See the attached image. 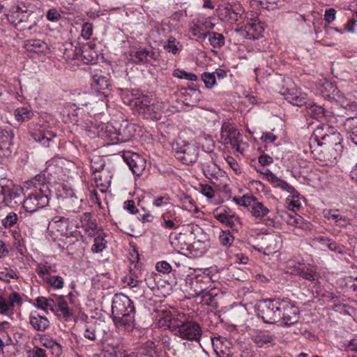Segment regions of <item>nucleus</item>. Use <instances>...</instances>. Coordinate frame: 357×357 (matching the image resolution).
Returning <instances> with one entry per match:
<instances>
[{
  "label": "nucleus",
  "instance_id": "nucleus-1",
  "mask_svg": "<svg viewBox=\"0 0 357 357\" xmlns=\"http://www.w3.org/2000/svg\"><path fill=\"white\" fill-rule=\"evenodd\" d=\"M135 314L133 302L123 294H116L112 303V318L114 324L129 331L133 327Z\"/></svg>",
  "mask_w": 357,
  "mask_h": 357
},
{
  "label": "nucleus",
  "instance_id": "nucleus-12",
  "mask_svg": "<svg viewBox=\"0 0 357 357\" xmlns=\"http://www.w3.org/2000/svg\"><path fill=\"white\" fill-rule=\"evenodd\" d=\"M336 137L339 138V136L335 134L328 135L324 132L322 127H317L310 139L309 146L310 151L312 153L317 151V148L330 144L332 139Z\"/></svg>",
  "mask_w": 357,
  "mask_h": 357
},
{
  "label": "nucleus",
  "instance_id": "nucleus-7",
  "mask_svg": "<svg viewBox=\"0 0 357 357\" xmlns=\"http://www.w3.org/2000/svg\"><path fill=\"white\" fill-rule=\"evenodd\" d=\"M41 188L29 192L23 201V208L28 213H33L43 208L49 204V194Z\"/></svg>",
  "mask_w": 357,
  "mask_h": 357
},
{
  "label": "nucleus",
  "instance_id": "nucleus-57",
  "mask_svg": "<svg viewBox=\"0 0 357 357\" xmlns=\"http://www.w3.org/2000/svg\"><path fill=\"white\" fill-rule=\"evenodd\" d=\"M170 197L167 194L162 196L154 197L153 205L156 207H161L167 205L169 203Z\"/></svg>",
  "mask_w": 357,
  "mask_h": 357
},
{
  "label": "nucleus",
  "instance_id": "nucleus-47",
  "mask_svg": "<svg viewBox=\"0 0 357 357\" xmlns=\"http://www.w3.org/2000/svg\"><path fill=\"white\" fill-rule=\"evenodd\" d=\"M234 237L229 231H222L219 236V241L222 245L229 247L231 245Z\"/></svg>",
  "mask_w": 357,
  "mask_h": 357
},
{
  "label": "nucleus",
  "instance_id": "nucleus-54",
  "mask_svg": "<svg viewBox=\"0 0 357 357\" xmlns=\"http://www.w3.org/2000/svg\"><path fill=\"white\" fill-rule=\"evenodd\" d=\"M17 220V214L14 212H10L2 220V225L4 227L9 228L15 225Z\"/></svg>",
  "mask_w": 357,
  "mask_h": 357
},
{
  "label": "nucleus",
  "instance_id": "nucleus-45",
  "mask_svg": "<svg viewBox=\"0 0 357 357\" xmlns=\"http://www.w3.org/2000/svg\"><path fill=\"white\" fill-rule=\"evenodd\" d=\"M94 236V243L91 246V250L93 252L98 253L105 248L106 241L99 231H96V235Z\"/></svg>",
  "mask_w": 357,
  "mask_h": 357
},
{
  "label": "nucleus",
  "instance_id": "nucleus-52",
  "mask_svg": "<svg viewBox=\"0 0 357 357\" xmlns=\"http://www.w3.org/2000/svg\"><path fill=\"white\" fill-rule=\"evenodd\" d=\"M45 281L55 289H61L64 284L63 278L58 275L50 276L49 278L46 277Z\"/></svg>",
  "mask_w": 357,
  "mask_h": 357
},
{
  "label": "nucleus",
  "instance_id": "nucleus-29",
  "mask_svg": "<svg viewBox=\"0 0 357 357\" xmlns=\"http://www.w3.org/2000/svg\"><path fill=\"white\" fill-rule=\"evenodd\" d=\"M24 47L29 52L43 53L48 49L47 44L40 39H30L25 41Z\"/></svg>",
  "mask_w": 357,
  "mask_h": 357
},
{
  "label": "nucleus",
  "instance_id": "nucleus-25",
  "mask_svg": "<svg viewBox=\"0 0 357 357\" xmlns=\"http://www.w3.org/2000/svg\"><path fill=\"white\" fill-rule=\"evenodd\" d=\"M264 175L267 181L271 183L274 188H279L284 191H287L289 194L296 193V190L291 185L285 181L277 177L269 169H266Z\"/></svg>",
  "mask_w": 357,
  "mask_h": 357
},
{
  "label": "nucleus",
  "instance_id": "nucleus-46",
  "mask_svg": "<svg viewBox=\"0 0 357 357\" xmlns=\"http://www.w3.org/2000/svg\"><path fill=\"white\" fill-rule=\"evenodd\" d=\"M208 40L211 45L215 48H220L222 47L225 43V37L222 34L217 32H211L208 34Z\"/></svg>",
  "mask_w": 357,
  "mask_h": 357
},
{
  "label": "nucleus",
  "instance_id": "nucleus-60",
  "mask_svg": "<svg viewBox=\"0 0 357 357\" xmlns=\"http://www.w3.org/2000/svg\"><path fill=\"white\" fill-rule=\"evenodd\" d=\"M137 214V218L143 222H151L154 218L153 215L150 212L146 211L144 208L142 212L139 211Z\"/></svg>",
  "mask_w": 357,
  "mask_h": 357
},
{
  "label": "nucleus",
  "instance_id": "nucleus-63",
  "mask_svg": "<svg viewBox=\"0 0 357 357\" xmlns=\"http://www.w3.org/2000/svg\"><path fill=\"white\" fill-rule=\"evenodd\" d=\"M93 33L92 24L89 22H86L82 26V36L85 39H89Z\"/></svg>",
  "mask_w": 357,
  "mask_h": 357
},
{
  "label": "nucleus",
  "instance_id": "nucleus-10",
  "mask_svg": "<svg viewBox=\"0 0 357 357\" xmlns=\"http://www.w3.org/2000/svg\"><path fill=\"white\" fill-rule=\"evenodd\" d=\"M213 217L222 224L238 231L241 225L240 218L229 208L219 207L213 212Z\"/></svg>",
  "mask_w": 357,
  "mask_h": 357
},
{
  "label": "nucleus",
  "instance_id": "nucleus-38",
  "mask_svg": "<svg viewBox=\"0 0 357 357\" xmlns=\"http://www.w3.org/2000/svg\"><path fill=\"white\" fill-rule=\"evenodd\" d=\"M295 274L309 281H314L316 278V271L312 267L303 266L295 270Z\"/></svg>",
  "mask_w": 357,
  "mask_h": 357
},
{
  "label": "nucleus",
  "instance_id": "nucleus-16",
  "mask_svg": "<svg viewBox=\"0 0 357 357\" xmlns=\"http://www.w3.org/2000/svg\"><path fill=\"white\" fill-rule=\"evenodd\" d=\"M30 134L32 138L43 146L48 147L50 142L56 135L51 130L47 129L44 126L38 125L36 126L34 128H31Z\"/></svg>",
  "mask_w": 357,
  "mask_h": 357
},
{
  "label": "nucleus",
  "instance_id": "nucleus-40",
  "mask_svg": "<svg viewBox=\"0 0 357 357\" xmlns=\"http://www.w3.org/2000/svg\"><path fill=\"white\" fill-rule=\"evenodd\" d=\"M79 48L75 47L73 44H66L63 50V58L66 60L79 59Z\"/></svg>",
  "mask_w": 357,
  "mask_h": 357
},
{
  "label": "nucleus",
  "instance_id": "nucleus-22",
  "mask_svg": "<svg viewBox=\"0 0 357 357\" xmlns=\"http://www.w3.org/2000/svg\"><path fill=\"white\" fill-rule=\"evenodd\" d=\"M285 100L294 105L301 107L306 105V94L296 89H287L280 92Z\"/></svg>",
  "mask_w": 357,
  "mask_h": 357
},
{
  "label": "nucleus",
  "instance_id": "nucleus-26",
  "mask_svg": "<svg viewBox=\"0 0 357 357\" xmlns=\"http://www.w3.org/2000/svg\"><path fill=\"white\" fill-rule=\"evenodd\" d=\"M91 213H84L80 216L81 227H83L89 236H96L97 224L96 220L93 219Z\"/></svg>",
  "mask_w": 357,
  "mask_h": 357
},
{
  "label": "nucleus",
  "instance_id": "nucleus-21",
  "mask_svg": "<svg viewBox=\"0 0 357 357\" xmlns=\"http://www.w3.org/2000/svg\"><path fill=\"white\" fill-rule=\"evenodd\" d=\"M181 222L180 217L174 208L167 210L161 216V225L167 229H176Z\"/></svg>",
  "mask_w": 357,
  "mask_h": 357
},
{
  "label": "nucleus",
  "instance_id": "nucleus-53",
  "mask_svg": "<svg viewBox=\"0 0 357 357\" xmlns=\"http://www.w3.org/2000/svg\"><path fill=\"white\" fill-rule=\"evenodd\" d=\"M43 344L47 348H50L54 350L55 355L57 356H60L62 353L61 344L53 340L46 339L43 342Z\"/></svg>",
  "mask_w": 357,
  "mask_h": 357
},
{
  "label": "nucleus",
  "instance_id": "nucleus-14",
  "mask_svg": "<svg viewBox=\"0 0 357 357\" xmlns=\"http://www.w3.org/2000/svg\"><path fill=\"white\" fill-rule=\"evenodd\" d=\"M21 189L13 185L0 186V203L13 208L20 201Z\"/></svg>",
  "mask_w": 357,
  "mask_h": 357
},
{
  "label": "nucleus",
  "instance_id": "nucleus-50",
  "mask_svg": "<svg viewBox=\"0 0 357 357\" xmlns=\"http://www.w3.org/2000/svg\"><path fill=\"white\" fill-rule=\"evenodd\" d=\"M7 302L9 311H11L16 305H20L22 303V297L18 293L13 292L9 295Z\"/></svg>",
  "mask_w": 357,
  "mask_h": 357
},
{
  "label": "nucleus",
  "instance_id": "nucleus-55",
  "mask_svg": "<svg viewBox=\"0 0 357 357\" xmlns=\"http://www.w3.org/2000/svg\"><path fill=\"white\" fill-rule=\"evenodd\" d=\"M264 249L268 253L274 252L278 249L276 238L273 236H269L264 241Z\"/></svg>",
  "mask_w": 357,
  "mask_h": 357
},
{
  "label": "nucleus",
  "instance_id": "nucleus-20",
  "mask_svg": "<svg viewBox=\"0 0 357 357\" xmlns=\"http://www.w3.org/2000/svg\"><path fill=\"white\" fill-rule=\"evenodd\" d=\"M337 31V29L329 26H324L323 29L315 31L316 40L324 45L333 46L335 44L334 35Z\"/></svg>",
  "mask_w": 357,
  "mask_h": 357
},
{
  "label": "nucleus",
  "instance_id": "nucleus-59",
  "mask_svg": "<svg viewBox=\"0 0 357 357\" xmlns=\"http://www.w3.org/2000/svg\"><path fill=\"white\" fill-rule=\"evenodd\" d=\"M181 202L183 206L188 211H191L194 208H196L195 202L188 195H183L181 198Z\"/></svg>",
  "mask_w": 357,
  "mask_h": 357
},
{
  "label": "nucleus",
  "instance_id": "nucleus-8",
  "mask_svg": "<svg viewBox=\"0 0 357 357\" xmlns=\"http://www.w3.org/2000/svg\"><path fill=\"white\" fill-rule=\"evenodd\" d=\"M220 139L225 145H230L237 152L243 153L241 145L243 143L242 135L239 130L229 121L223 122L221 127Z\"/></svg>",
  "mask_w": 357,
  "mask_h": 357
},
{
  "label": "nucleus",
  "instance_id": "nucleus-36",
  "mask_svg": "<svg viewBox=\"0 0 357 357\" xmlns=\"http://www.w3.org/2000/svg\"><path fill=\"white\" fill-rule=\"evenodd\" d=\"M65 206L68 211L77 213L81 208L82 199H78L76 196L71 195L65 198Z\"/></svg>",
  "mask_w": 357,
  "mask_h": 357
},
{
  "label": "nucleus",
  "instance_id": "nucleus-32",
  "mask_svg": "<svg viewBox=\"0 0 357 357\" xmlns=\"http://www.w3.org/2000/svg\"><path fill=\"white\" fill-rule=\"evenodd\" d=\"M56 310L54 312H59L58 316L63 318L65 321L70 319L73 316V311L68 307V303L63 297H59L56 301Z\"/></svg>",
  "mask_w": 357,
  "mask_h": 357
},
{
  "label": "nucleus",
  "instance_id": "nucleus-17",
  "mask_svg": "<svg viewBox=\"0 0 357 357\" xmlns=\"http://www.w3.org/2000/svg\"><path fill=\"white\" fill-rule=\"evenodd\" d=\"M123 158L132 173L137 176L141 175L146 168V160L137 153H128L124 155Z\"/></svg>",
  "mask_w": 357,
  "mask_h": 357
},
{
  "label": "nucleus",
  "instance_id": "nucleus-41",
  "mask_svg": "<svg viewBox=\"0 0 357 357\" xmlns=\"http://www.w3.org/2000/svg\"><path fill=\"white\" fill-rule=\"evenodd\" d=\"M306 108L308 115L314 119H319L326 116L324 109L319 105L307 103L306 104Z\"/></svg>",
  "mask_w": 357,
  "mask_h": 357
},
{
  "label": "nucleus",
  "instance_id": "nucleus-43",
  "mask_svg": "<svg viewBox=\"0 0 357 357\" xmlns=\"http://www.w3.org/2000/svg\"><path fill=\"white\" fill-rule=\"evenodd\" d=\"M30 183L33 185L34 189H38L41 188L45 190L44 192L45 193H50L49 186L46 183V178L44 174L36 175L30 181Z\"/></svg>",
  "mask_w": 357,
  "mask_h": 357
},
{
  "label": "nucleus",
  "instance_id": "nucleus-15",
  "mask_svg": "<svg viewBox=\"0 0 357 357\" xmlns=\"http://www.w3.org/2000/svg\"><path fill=\"white\" fill-rule=\"evenodd\" d=\"M14 134L9 128H0V158H8L12 155Z\"/></svg>",
  "mask_w": 357,
  "mask_h": 357
},
{
  "label": "nucleus",
  "instance_id": "nucleus-2",
  "mask_svg": "<svg viewBox=\"0 0 357 357\" xmlns=\"http://www.w3.org/2000/svg\"><path fill=\"white\" fill-rule=\"evenodd\" d=\"M233 200L238 205L248 208L253 217L264 221L267 226L275 225V220L271 217L270 209L257 197L244 195L239 198L234 197Z\"/></svg>",
  "mask_w": 357,
  "mask_h": 357
},
{
  "label": "nucleus",
  "instance_id": "nucleus-13",
  "mask_svg": "<svg viewBox=\"0 0 357 357\" xmlns=\"http://www.w3.org/2000/svg\"><path fill=\"white\" fill-rule=\"evenodd\" d=\"M243 13V8L239 3H226L219 8L220 19L225 22H236Z\"/></svg>",
  "mask_w": 357,
  "mask_h": 357
},
{
  "label": "nucleus",
  "instance_id": "nucleus-27",
  "mask_svg": "<svg viewBox=\"0 0 357 357\" xmlns=\"http://www.w3.org/2000/svg\"><path fill=\"white\" fill-rule=\"evenodd\" d=\"M253 342L259 347L273 344L275 340V335L268 331H257L252 335Z\"/></svg>",
  "mask_w": 357,
  "mask_h": 357
},
{
  "label": "nucleus",
  "instance_id": "nucleus-49",
  "mask_svg": "<svg viewBox=\"0 0 357 357\" xmlns=\"http://www.w3.org/2000/svg\"><path fill=\"white\" fill-rule=\"evenodd\" d=\"M178 44L179 42H177L175 38L171 36L165 43L164 48L169 52H172L174 54H176L178 51Z\"/></svg>",
  "mask_w": 357,
  "mask_h": 357
},
{
  "label": "nucleus",
  "instance_id": "nucleus-11",
  "mask_svg": "<svg viewBox=\"0 0 357 357\" xmlns=\"http://www.w3.org/2000/svg\"><path fill=\"white\" fill-rule=\"evenodd\" d=\"M214 26L210 19H198L196 22H192L189 31L193 36L197 37V40H203L208 36Z\"/></svg>",
  "mask_w": 357,
  "mask_h": 357
},
{
  "label": "nucleus",
  "instance_id": "nucleus-19",
  "mask_svg": "<svg viewBox=\"0 0 357 357\" xmlns=\"http://www.w3.org/2000/svg\"><path fill=\"white\" fill-rule=\"evenodd\" d=\"M130 60L137 64L150 63L156 60V54L151 50L146 48L135 49L130 52Z\"/></svg>",
  "mask_w": 357,
  "mask_h": 357
},
{
  "label": "nucleus",
  "instance_id": "nucleus-24",
  "mask_svg": "<svg viewBox=\"0 0 357 357\" xmlns=\"http://www.w3.org/2000/svg\"><path fill=\"white\" fill-rule=\"evenodd\" d=\"M94 47L95 44L86 43L79 48V52H80L79 58L84 63L93 64L96 63L98 54L95 50Z\"/></svg>",
  "mask_w": 357,
  "mask_h": 357
},
{
  "label": "nucleus",
  "instance_id": "nucleus-28",
  "mask_svg": "<svg viewBox=\"0 0 357 357\" xmlns=\"http://www.w3.org/2000/svg\"><path fill=\"white\" fill-rule=\"evenodd\" d=\"M162 102L158 101H152L149 108L146 109V112H144V114L142 116L144 118L147 119H151L154 121L160 120L162 114Z\"/></svg>",
  "mask_w": 357,
  "mask_h": 357
},
{
  "label": "nucleus",
  "instance_id": "nucleus-48",
  "mask_svg": "<svg viewBox=\"0 0 357 357\" xmlns=\"http://www.w3.org/2000/svg\"><path fill=\"white\" fill-rule=\"evenodd\" d=\"M173 75L180 79H185L191 81H195L197 79V76L195 74L188 73L179 68H176L174 70Z\"/></svg>",
  "mask_w": 357,
  "mask_h": 357
},
{
  "label": "nucleus",
  "instance_id": "nucleus-4",
  "mask_svg": "<svg viewBox=\"0 0 357 357\" xmlns=\"http://www.w3.org/2000/svg\"><path fill=\"white\" fill-rule=\"evenodd\" d=\"M172 149L176 159L184 165H191L198 159L199 148L195 144L178 139L172 144Z\"/></svg>",
  "mask_w": 357,
  "mask_h": 357
},
{
  "label": "nucleus",
  "instance_id": "nucleus-18",
  "mask_svg": "<svg viewBox=\"0 0 357 357\" xmlns=\"http://www.w3.org/2000/svg\"><path fill=\"white\" fill-rule=\"evenodd\" d=\"M210 279L207 276H196L190 278L188 282L190 293L192 297L200 296L207 289Z\"/></svg>",
  "mask_w": 357,
  "mask_h": 357
},
{
  "label": "nucleus",
  "instance_id": "nucleus-33",
  "mask_svg": "<svg viewBox=\"0 0 357 357\" xmlns=\"http://www.w3.org/2000/svg\"><path fill=\"white\" fill-rule=\"evenodd\" d=\"M91 86L96 91L102 93H105L104 91L109 89L111 86L109 81L102 75L93 76Z\"/></svg>",
  "mask_w": 357,
  "mask_h": 357
},
{
  "label": "nucleus",
  "instance_id": "nucleus-37",
  "mask_svg": "<svg viewBox=\"0 0 357 357\" xmlns=\"http://www.w3.org/2000/svg\"><path fill=\"white\" fill-rule=\"evenodd\" d=\"M218 289L216 288H211L210 289H207L202 295H201V301L200 303L206 305H215V298L218 296Z\"/></svg>",
  "mask_w": 357,
  "mask_h": 357
},
{
  "label": "nucleus",
  "instance_id": "nucleus-56",
  "mask_svg": "<svg viewBox=\"0 0 357 357\" xmlns=\"http://www.w3.org/2000/svg\"><path fill=\"white\" fill-rule=\"evenodd\" d=\"M105 166L104 159L101 157H95L91 160V167L94 172H100Z\"/></svg>",
  "mask_w": 357,
  "mask_h": 357
},
{
  "label": "nucleus",
  "instance_id": "nucleus-3",
  "mask_svg": "<svg viewBox=\"0 0 357 357\" xmlns=\"http://www.w3.org/2000/svg\"><path fill=\"white\" fill-rule=\"evenodd\" d=\"M168 327L175 335L190 341H199L202 336V330L199 324L192 321L171 319Z\"/></svg>",
  "mask_w": 357,
  "mask_h": 357
},
{
  "label": "nucleus",
  "instance_id": "nucleus-30",
  "mask_svg": "<svg viewBox=\"0 0 357 357\" xmlns=\"http://www.w3.org/2000/svg\"><path fill=\"white\" fill-rule=\"evenodd\" d=\"M29 323L34 329L38 331H43L49 327L50 322L48 319L36 313H33L30 316Z\"/></svg>",
  "mask_w": 357,
  "mask_h": 357
},
{
  "label": "nucleus",
  "instance_id": "nucleus-34",
  "mask_svg": "<svg viewBox=\"0 0 357 357\" xmlns=\"http://www.w3.org/2000/svg\"><path fill=\"white\" fill-rule=\"evenodd\" d=\"M36 307L44 310H50L52 312L56 310V301L52 298H47L43 296L38 297L36 299Z\"/></svg>",
  "mask_w": 357,
  "mask_h": 357
},
{
  "label": "nucleus",
  "instance_id": "nucleus-39",
  "mask_svg": "<svg viewBox=\"0 0 357 357\" xmlns=\"http://www.w3.org/2000/svg\"><path fill=\"white\" fill-rule=\"evenodd\" d=\"M283 220L289 225L297 227H303V218L294 211L291 213H286L283 216Z\"/></svg>",
  "mask_w": 357,
  "mask_h": 357
},
{
  "label": "nucleus",
  "instance_id": "nucleus-58",
  "mask_svg": "<svg viewBox=\"0 0 357 357\" xmlns=\"http://www.w3.org/2000/svg\"><path fill=\"white\" fill-rule=\"evenodd\" d=\"M46 17L49 21L57 22L61 19V15L57 9L51 8L47 10L46 13Z\"/></svg>",
  "mask_w": 357,
  "mask_h": 357
},
{
  "label": "nucleus",
  "instance_id": "nucleus-64",
  "mask_svg": "<svg viewBox=\"0 0 357 357\" xmlns=\"http://www.w3.org/2000/svg\"><path fill=\"white\" fill-rule=\"evenodd\" d=\"M28 354L29 357H47L45 350L38 347H33Z\"/></svg>",
  "mask_w": 357,
  "mask_h": 357
},
{
  "label": "nucleus",
  "instance_id": "nucleus-5",
  "mask_svg": "<svg viewBox=\"0 0 357 357\" xmlns=\"http://www.w3.org/2000/svg\"><path fill=\"white\" fill-rule=\"evenodd\" d=\"M23 8L26 7L24 5L23 7L17 6L16 11L17 17H19L17 23H16V28L21 31H32L38 24V22L41 19V15L39 11L24 10Z\"/></svg>",
  "mask_w": 357,
  "mask_h": 357
},
{
  "label": "nucleus",
  "instance_id": "nucleus-31",
  "mask_svg": "<svg viewBox=\"0 0 357 357\" xmlns=\"http://www.w3.org/2000/svg\"><path fill=\"white\" fill-rule=\"evenodd\" d=\"M264 29L259 23L248 22L245 26V36L248 39H257L261 34Z\"/></svg>",
  "mask_w": 357,
  "mask_h": 357
},
{
  "label": "nucleus",
  "instance_id": "nucleus-51",
  "mask_svg": "<svg viewBox=\"0 0 357 357\" xmlns=\"http://www.w3.org/2000/svg\"><path fill=\"white\" fill-rule=\"evenodd\" d=\"M202 79L208 89H211L216 83L215 73L205 72L202 75Z\"/></svg>",
  "mask_w": 357,
  "mask_h": 357
},
{
  "label": "nucleus",
  "instance_id": "nucleus-6",
  "mask_svg": "<svg viewBox=\"0 0 357 357\" xmlns=\"http://www.w3.org/2000/svg\"><path fill=\"white\" fill-rule=\"evenodd\" d=\"M278 307L280 312L279 317L276 318V324L281 326H289L295 324L299 319V310L291 301L284 299H280Z\"/></svg>",
  "mask_w": 357,
  "mask_h": 357
},
{
  "label": "nucleus",
  "instance_id": "nucleus-62",
  "mask_svg": "<svg viewBox=\"0 0 357 357\" xmlns=\"http://www.w3.org/2000/svg\"><path fill=\"white\" fill-rule=\"evenodd\" d=\"M201 192L208 198H212L215 195V191L213 188L207 184L201 185L200 186Z\"/></svg>",
  "mask_w": 357,
  "mask_h": 357
},
{
  "label": "nucleus",
  "instance_id": "nucleus-9",
  "mask_svg": "<svg viewBox=\"0 0 357 357\" xmlns=\"http://www.w3.org/2000/svg\"><path fill=\"white\" fill-rule=\"evenodd\" d=\"M280 299H267L263 301L259 306L258 316L264 322L274 324H276V318L280 317L278 313L280 307Z\"/></svg>",
  "mask_w": 357,
  "mask_h": 357
},
{
  "label": "nucleus",
  "instance_id": "nucleus-35",
  "mask_svg": "<svg viewBox=\"0 0 357 357\" xmlns=\"http://www.w3.org/2000/svg\"><path fill=\"white\" fill-rule=\"evenodd\" d=\"M152 101V98L149 96L142 95L136 99L134 105L135 106L138 113L142 116L144 114V112H146Z\"/></svg>",
  "mask_w": 357,
  "mask_h": 357
},
{
  "label": "nucleus",
  "instance_id": "nucleus-42",
  "mask_svg": "<svg viewBox=\"0 0 357 357\" xmlns=\"http://www.w3.org/2000/svg\"><path fill=\"white\" fill-rule=\"evenodd\" d=\"M33 115V111L27 107H19L15 110V117L18 122L29 120Z\"/></svg>",
  "mask_w": 357,
  "mask_h": 357
},
{
  "label": "nucleus",
  "instance_id": "nucleus-23",
  "mask_svg": "<svg viewBox=\"0 0 357 357\" xmlns=\"http://www.w3.org/2000/svg\"><path fill=\"white\" fill-rule=\"evenodd\" d=\"M49 225L52 229H56L61 236H67L73 232V226L70 225L69 219L64 217H54Z\"/></svg>",
  "mask_w": 357,
  "mask_h": 357
},
{
  "label": "nucleus",
  "instance_id": "nucleus-61",
  "mask_svg": "<svg viewBox=\"0 0 357 357\" xmlns=\"http://www.w3.org/2000/svg\"><path fill=\"white\" fill-rule=\"evenodd\" d=\"M334 223L336 226L342 228H345L347 225L351 224L350 220L346 216H343L338 213L337 219L335 220Z\"/></svg>",
  "mask_w": 357,
  "mask_h": 357
},
{
  "label": "nucleus",
  "instance_id": "nucleus-44",
  "mask_svg": "<svg viewBox=\"0 0 357 357\" xmlns=\"http://www.w3.org/2000/svg\"><path fill=\"white\" fill-rule=\"evenodd\" d=\"M300 194L296 190V193H291L286 199V203L288 204L289 209L293 211L298 210L301 206Z\"/></svg>",
  "mask_w": 357,
  "mask_h": 357
}]
</instances>
